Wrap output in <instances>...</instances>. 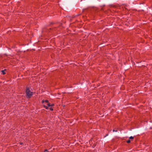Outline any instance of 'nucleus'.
I'll return each mask as SVG.
<instances>
[{
	"mask_svg": "<svg viewBox=\"0 0 152 152\" xmlns=\"http://www.w3.org/2000/svg\"><path fill=\"white\" fill-rule=\"evenodd\" d=\"M26 92L27 97L30 98L33 95V93L30 91L29 88H27Z\"/></svg>",
	"mask_w": 152,
	"mask_h": 152,
	"instance_id": "1",
	"label": "nucleus"
},
{
	"mask_svg": "<svg viewBox=\"0 0 152 152\" xmlns=\"http://www.w3.org/2000/svg\"><path fill=\"white\" fill-rule=\"evenodd\" d=\"M45 102H46V103H48V104H47V105H48V107L44 106L47 109H48V107H52L54 105V104H50L49 103H48V100H46L45 101Z\"/></svg>",
	"mask_w": 152,
	"mask_h": 152,
	"instance_id": "2",
	"label": "nucleus"
},
{
	"mask_svg": "<svg viewBox=\"0 0 152 152\" xmlns=\"http://www.w3.org/2000/svg\"><path fill=\"white\" fill-rule=\"evenodd\" d=\"M6 71V69H5L4 70H2L1 71V72L2 73V74L4 75L5 74V71Z\"/></svg>",
	"mask_w": 152,
	"mask_h": 152,
	"instance_id": "3",
	"label": "nucleus"
},
{
	"mask_svg": "<svg viewBox=\"0 0 152 152\" xmlns=\"http://www.w3.org/2000/svg\"><path fill=\"white\" fill-rule=\"evenodd\" d=\"M129 139H133V137L132 136H131L129 137Z\"/></svg>",
	"mask_w": 152,
	"mask_h": 152,
	"instance_id": "4",
	"label": "nucleus"
},
{
	"mask_svg": "<svg viewBox=\"0 0 152 152\" xmlns=\"http://www.w3.org/2000/svg\"><path fill=\"white\" fill-rule=\"evenodd\" d=\"M130 142V140H128L127 141V142L128 143Z\"/></svg>",
	"mask_w": 152,
	"mask_h": 152,
	"instance_id": "5",
	"label": "nucleus"
},
{
	"mask_svg": "<svg viewBox=\"0 0 152 152\" xmlns=\"http://www.w3.org/2000/svg\"><path fill=\"white\" fill-rule=\"evenodd\" d=\"M49 109H50V110H51V111H52V110H53V108H51V107H50V108Z\"/></svg>",
	"mask_w": 152,
	"mask_h": 152,
	"instance_id": "6",
	"label": "nucleus"
},
{
	"mask_svg": "<svg viewBox=\"0 0 152 152\" xmlns=\"http://www.w3.org/2000/svg\"><path fill=\"white\" fill-rule=\"evenodd\" d=\"M43 152H48L47 150H46L45 151Z\"/></svg>",
	"mask_w": 152,
	"mask_h": 152,
	"instance_id": "7",
	"label": "nucleus"
},
{
	"mask_svg": "<svg viewBox=\"0 0 152 152\" xmlns=\"http://www.w3.org/2000/svg\"><path fill=\"white\" fill-rule=\"evenodd\" d=\"M113 132H116L117 131V130H115L113 129Z\"/></svg>",
	"mask_w": 152,
	"mask_h": 152,
	"instance_id": "8",
	"label": "nucleus"
}]
</instances>
